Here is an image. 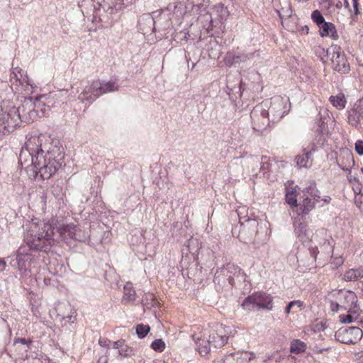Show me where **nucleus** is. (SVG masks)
Wrapping results in <instances>:
<instances>
[{
  "instance_id": "obj_10",
  "label": "nucleus",
  "mask_w": 363,
  "mask_h": 363,
  "mask_svg": "<svg viewBox=\"0 0 363 363\" xmlns=\"http://www.w3.org/2000/svg\"><path fill=\"white\" fill-rule=\"evenodd\" d=\"M325 52V49H323ZM327 56L333 62L335 69L339 72L346 74L350 70V65L345 58V56L341 52V47H330L327 48Z\"/></svg>"
},
{
  "instance_id": "obj_60",
  "label": "nucleus",
  "mask_w": 363,
  "mask_h": 363,
  "mask_svg": "<svg viewBox=\"0 0 363 363\" xmlns=\"http://www.w3.org/2000/svg\"><path fill=\"white\" fill-rule=\"evenodd\" d=\"M330 200H331V199L328 196H325L323 199H322V201H323L326 203H330Z\"/></svg>"
},
{
  "instance_id": "obj_9",
  "label": "nucleus",
  "mask_w": 363,
  "mask_h": 363,
  "mask_svg": "<svg viewBox=\"0 0 363 363\" xmlns=\"http://www.w3.org/2000/svg\"><path fill=\"white\" fill-rule=\"evenodd\" d=\"M67 92V90L62 89L39 96V101L44 109L45 113L51 107H55L64 104L68 97Z\"/></svg>"
},
{
  "instance_id": "obj_28",
  "label": "nucleus",
  "mask_w": 363,
  "mask_h": 363,
  "mask_svg": "<svg viewBox=\"0 0 363 363\" xmlns=\"http://www.w3.org/2000/svg\"><path fill=\"white\" fill-rule=\"evenodd\" d=\"M362 277H363V269H350L344 274L343 279L346 281H352Z\"/></svg>"
},
{
  "instance_id": "obj_55",
  "label": "nucleus",
  "mask_w": 363,
  "mask_h": 363,
  "mask_svg": "<svg viewBox=\"0 0 363 363\" xmlns=\"http://www.w3.org/2000/svg\"><path fill=\"white\" fill-rule=\"evenodd\" d=\"M124 343V340H119V341H116V342H114L113 344V347L114 349H117L118 351L119 350L120 347L121 346H123V344Z\"/></svg>"
},
{
  "instance_id": "obj_34",
  "label": "nucleus",
  "mask_w": 363,
  "mask_h": 363,
  "mask_svg": "<svg viewBox=\"0 0 363 363\" xmlns=\"http://www.w3.org/2000/svg\"><path fill=\"white\" fill-rule=\"evenodd\" d=\"M295 233L302 242H305L309 239V233L307 226L303 223H299L296 226Z\"/></svg>"
},
{
  "instance_id": "obj_23",
  "label": "nucleus",
  "mask_w": 363,
  "mask_h": 363,
  "mask_svg": "<svg viewBox=\"0 0 363 363\" xmlns=\"http://www.w3.org/2000/svg\"><path fill=\"white\" fill-rule=\"evenodd\" d=\"M303 151L304 152L302 155H298L295 158L296 165L300 168L308 167L312 163V151H306V150Z\"/></svg>"
},
{
  "instance_id": "obj_26",
  "label": "nucleus",
  "mask_w": 363,
  "mask_h": 363,
  "mask_svg": "<svg viewBox=\"0 0 363 363\" xmlns=\"http://www.w3.org/2000/svg\"><path fill=\"white\" fill-rule=\"evenodd\" d=\"M252 162L254 165L253 171L255 168H258L264 175L269 169L270 163L267 156H262L261 160L257 157H255L252 159Z\"/></svg>"
},
{
  "instance_id": "obj_8",
  "label": "nucleus",
  "mask_w": 363,
  "mask_h": 363,
  "mask_svg": "<svg viewBox=\"0 0 363 363\" xmlns=\"http://www.w3.org/2000/svg\"><path fill=\"white\" fill-rule=\"evenodd\" d=\"M208 336V341L213 347L220 348L223 347L228 342L231 330L221 323H214L208 328H206Z\"/></svg>"
},
{
  "instance_id": "obj_7",
  "label": "nucleus",
  "mask_w": 363,
  "mask_h": 363,
  "mask_svg": "<svg viewBox=\"0 0 363 363\" xmlns=\"http://www.w3.org/2000/svg\"><path fill=\"white\" fill-rule=\"evenodd\" d=\"M157 13L158 11H155L152 13V15L150 13H144L139 17L138 21V28L140 33L137 35V38H145L146 35L152 36L153 31L156 29V27L159 29L165 28V26L160 22L163 18L165 19V17L160 12L158 13L157 20H155V16Z\"/></svg>"
},
{
  "instance_id": "obj_17",
  "label": "nucleus",
  "mask_w": 363,
  "mask_h": 363,
  "mask_svg": "<svg viewBox=\"0 0 363 363\" xmlns=\"http://www.w3.org/2000/svg\"><path fill=\"white\" fill-rule=\"evenodd\" d=\"M338 299L342 303V308L350 311L352 308L357 307V297L351 291H340L338 294Z\"/></svg>"
},
{
  "instance_id": "obj_27",
  "label": "nucleus",
  "mask_w": 363,
  "mask_h": 363,
  "mask_svg": "<svg viewBox=\"0 0 363 363\" xmlns=\"http://www.w3.org/2000/svg\"><path fill=\"white\" fill-rule=\"evenodd\" d=\"M214 12L216 15L215 18H217V22L218 23V28H221L223 21L226 20L229 15L228 11L223 5H218L215 7Z\"/></svg>"
},
{
  "instance_id": "obj_24",
  "label": "nucleus",
  "mask_w": 363,
  "mask_h": 363,
  "mask_svg": "<svg viewBox=\"0 0 363 363\" xmlns=\"http://www.w3.org/2000/svg\"><path fill=\"white\" fill-rule=\"evenodd\" d=\"M10 117L7 116V111L0 113V134L5 135L13 130L16 125H12L9 123Z\"/></svg>"
},
{
  "instance_id": "obj_50",
  "label": "nucleus",
  "mask_w": 363,
  "mask_h": 363,
  "mask_svg": "<svg viewBox=\"0 0 363 363\" xmlns=\"http://www.w3.org/2000/svg\"><path fill=\"white\" fill-rule=\"evenodd\" d=\"M18 343H21V344H23V345H27L28 346L30 342H28L26 341V340L24 339V338H17V339H15L13 345H16V344H18Z\"/></svg>"
},
{
  "instance_id": "obj_37",
  "label": "nucleus",
  "mask_w": 363,
  "mask_h": 363,
  "mask_svg": "<svg viewBox=\"0 0 363 363\" xmlns=\"http://www.w3.org/2000/svg\"><path fill=\"white\" fill-rule=\"evenodd\" d=\"M303 306V302L300 300L292 301L288 303L285 308L284 312L286 315H289L291 313H296V311H293L294 308H297L301 310Z\"/></svg>"
},
{
  "instance_id": "obj_32",
  "label": "nucleus",
  "mask_w": 363,
  "mask_h": 363,
  "mask_svg": "<svg viewBox=\"0 0 363 363\" xmlns=\"http://www.w3.org/2000/svg\"><path fill=\"white\" fill-rule=\"evenodd\" d=\"M186 1L192 4V12H198L201 9L202 11H205L210 4V0H186Z\"/></svg>"
},
{
  "instance_id": "obj_33",
  "label": "nucleus",
  "mask_w": 363,
  "mask_h": 363,
  "mask_svg": "<svg viewBox=\"0 0 363 363\" xmlns=\"http://www.w3.org/2000/svg\"><path fill=\"white\" fill-rule=\"evenodd\" d=\"M230 78L231 76L227 77V82H226V92L230 96V98H233V95H235L236 94H241V86L238 85L239 82H238L235 85L230 84ZM239 82V80H238Z\"/></svg>"
},
{
  "instance_id": "obj_45",
  "label": "nucleus",
  "mask_w": 363,
  "mask_h": 363,
  "mask_svg": "<svg viewBox=\"0 0 363 363\" xmlns=\"http://www.w3.org/2000/svg\"><path fill=\"white\" fill-rule=\"evenodd\" d=\"M173 14L179 18H182L184 15H186L184 6L182 3L179 2L174 6Z\"/></svg>"
},
{
  "instance_id": "obj_63",
  "label": "nucleus",
  "mask_w": 363,
  "mask_h": 363,
  "mask_svg": "<svg viewBox=\"0 0 363 363\" xmlns=\"http://www.w3.org/2000/svg\"><path fill=\"white\" fill-rule=\"evenodd\" d=\"M344 6L345 8L349 9L350 3L347 0H344Z\"/></svg>"
},
{
  "instance_id": "obj_1",
  "label": "nucleus",
  "mask_w": 363,
  "mask_h": 363,
  "mask_svg": "<svg viewBox=\"0 0 363 363\" xmlns=\"http://www.w3.org/2000/svg\"><path fill=\"white\" fill-rule=\"evenodd\" d=\"M45 153L40 155L39 159H35L37 167L33 169V178L38 176L42 179L51 178L60 168L64 159L62 146L58 140L50 139L48 143H44Z\"/></svg>"
},
{
  "instance_id": "obj_21",
  "label": "nucleus",
  "mask_w": 363,
  "mask_h": 363,
  "mask_svg": "<svg viewBox=\"0 0 363 363\" xmlns=\"http://www.w3.org/2000/svg\"><path fill=\"white\" fill-rule=\"evenodd\" d=\"M348 122L353 126L357 127L362 119H363V107L356 105L348 112Z\"/></svg>"
},
{
  "instance_id": "obj_42",
  "label": "nucleus",
  "mask_w": 363,
  "mask_h": 363,
  "mask_svg": "<svg viewBox=\"0 0 363 363\" xmlns=\"http://www.w3.org/2000/svg\"><path fill=\"white\" fill-rule=\"evenodd\" d=\"M311 18L315 22L318 28L325 22V18L320 11L315 10L312 12Z\"/></svg>"
},
{
  "instance_id": "obj_36",
  "label": "nucleus",
  "mask_w": 363,
  "mask_h": 363,
  "mask_svg": "<svg viewBox=\"0 0 363 363\" xmlns=\"http://www.w3.org/2000/svg\"><path fill=\"white\" fill-rule=\"evenodd\" d=\"M330 101L338 109L344 108L347 102L345 96L342 94H340L335 96H331L330 97Z\"/></svg>"
},
{
  "instance_id": "obj_47",
  "label": "nucleus",
  "mask_w": 363,
  "mask_h": 363,
  "mask_svg": "<svg viewBox=\"0 0 363 363\" xmlns=\"http://www.w3.org/2000/svg\"><path fill=\"white\" fill-rule=\"evenodd\" d=\"M154 295L152 294H148L147 295H146L145 298H142V303L147 306H152L154 305Z\"/></svg>"
},
{
  "instance_id": "obj_4",
  "label": "nucleus",
  "mask_w": 363,
  "mask_h": 363,
  "mask_svg": "<svg viewBox=\"0 0 363 363\" xmlns=\"http://www.w3.org/2000/svg\"><path fill=\"white\" fill-rule=\"evenodd\" d=\"M290 110L289 99L276 96L271 99L270 106L268 107L267 101H262L254 107L255 113H260L262 116V124L257 125V129H266L271 121L272 123H277Z\"/></svg>"
},
{
  "instance_id": "obj_48",
  "label": "nucleus",
  "mask_w": 363,
  "mask_h": 363,
  "mask_svg": "<svg viewBox=\"0 0 363 363\" xmlns=\"http://www.w3.org/2000/svg\"><path fill=\"white\" fill-rule=\"evenodd\" d=\"M129 347L124 342L118 352L121 357H128L129 355Z\"/></svg>"
},
{
  "instance_id": "obj_20",
  "label": "nucleus",
  "mask_w": 363,
  "mask_h": 363,
  "mask_svg": "<svg viewBox=\"0 0 363 363\" xmlns=\"http://www.w3.org/2000/svg\"><path fill=\"white\" fill-rule=\"evenodd\" d=\"M57 232L62 239L67 238L79 240L76 235V225L73 223L62 224L57 227Z\"/></svg>"
},
{
  "instance_id": "obj_49",
  "label": "nucleus",
  "mask_w": 363,
  "mask_h": 363,
  "mask_svg": "<svg viewBox=\"0 0 363 363\" xmlns=\"http://www.w3.org/2000/svg\"><path fill=\"white\" fill-rule=\"evenodd\" d=\"M355 151L359 155H363V141L357 140L355 143Z\"/></svg>"
},
{
  "instance_id": "obj_12",
  "label": "nucleus",
  "mask_w": 363,
  "mask_h": 363,
  "mask_svg": "<svg viewBox=\"0 0 363 363\" xmlns=\"http://www.w3.org/2000/svg\"><path fill=\"white\" fill-rule=\"evenodd\" d=\"M237 213L239 217V225L235 227L233 233H235L237 230H238V238L240 242L247 243L250 240L248 235L249 228L246 225L250 220V217L247 216V208L246 206L239 207Z\"/></svg>"
},
{
  "instance_id": "obj_14",
  "label": "nucleus",
  "mask_w": 363,
  "mask_h": 363,
  "mask_svg": "<svg viewBox=\"0 0 363 363\" xmlns=\"http://www.w3.org/2000/svg\"><path fill=\"white\" fill-rule=\"evenodd\" d=\"M251 305L257 309L272 311L273 297L265 292L259 291L251 295Z\"/></svg>"
},
{
  "instance_id": "obj_3",
  "label": "nucleus",
  "mask_w": 363,
  "mask_h": 363,
  "mask_svg": "<svg viewBox=\"0 0 363 363\" xmlns=\"http://www.w3.org/2000/svg\"><path fill=\"white\" fill-rule=\"evenodd\" d=\"M45 114L38 97L25 98L20 106H12L7 111V116L10 117L9 123L16 127L18 126L21 122L30 123Z\"/></svg>"
},
{
  "instance_id": "obj_13",
  "label": "nucleus",
  "mask_w": 363,
  "mask_h": 363,
  "mask_svg": "<svg viewBox=\"0 0 363 363\" xmlns=\"http://www.w3.org/2000/svg\"><path fill=\"white\" fill-rule=\"evenodd\" d=\"M33 259L31 254L27 252L26 247L21 246L15 259H11L10 264L13 267H17L21 272V276L26 277L30 270H28L27 264Z\"/></svg>"
},
{
  "instance_id": "obj_57",
  "label": "nucleus",
  "mask_w": 363,
  "mask_h": 363,
  "mask_svg": "<svg viewBox=\"0 0 363 363\" xmlns=\"http://www.w3.org/2000/svg\"><path fill=\"white\" fill-rule=\"evenodd\" d=\"M187 35H189L188 33H186L184 31H182L180 32L179 34H178V38H179L180 39H186L187 38Z\"/></svg>"
},
{
  "instance_id": "obj_43",
  "label": "nucleus",
  "mask_w": 363,
  "mask_h": 363,
  "mask_svg": "<svg viewBox=\"0 0 363 363\" xmlns=\"http://www.w3.org/2000/svg\"><path fill=\"white\" fill-rule=\"evenodd\" d=\"M242 354L239 352L231 353L228 355L223 357L225 363H235V362L238 363L239 359L242 361V358H241Z\"/></svg>"
},
{
  "instance_id": "obj_19",
  "label": "nucleus",
  "mask_w": 363,
  "mask_h": 363,
  "mask_svg": "<svg viewBox=\"0 0 363 363\" xmlns=\"http://www.w3.org/2000/svg\"><path fill=\"white\" fill-rule=\"evenodd\" d=\"M318 116L319 117L313 125V130L318 135H327L328 133V122L330 120L328 111L324 110L323 113L320 111Z\"/></svg>"
},
{
  "instance_id": "obj_18",
  "label": "nucleus",
  "mask_w": 363,
  "mask_h": 363,
  "mask_svg": "<svg viewBox=\"0 0 363 363\" xmlns=\"http://www.w3.org/2000/svg\"><path fill=\"white\" fill-rule=\"evenodd\" d=\"M227 279L230 284L233 285L235 278L238 281H245L246 274L238 266L228 264L225 267Z\"/></svg>"
},
{
  "instance_id": "obj_6",
  "label": "nucleus",
  "mask_w": 363,
  "mask_h": 363,
  "mask_svg": "<svg viewBox=\"0 0 363 363\" xmlns=\"http://www.w3.org/2000/svg\"><path fill=\"white\" fill-rule=\"evenodd\" d=\"M118 85L115 81L101 83L99 81L93 82L90 86L85 87L78 99L82 102L92 103L101 95L118 90Z\"/></svg>"
},
{
  "instance_id": "obj_53",
  "label": "nucleus",
  "mask_w": 363,
  "mask_h": 363,
  "mask_svg": "<svg viewBox=\"0 0 363 363\" xmlns=\"http://www.w3.org/2000/svg\"><path fill=\"white\" fill-rule=\"evenodd\" d=\"M76 311L74 310H71L70 315H69L67 318H68V321L73 323L75 320Z\"/></svg>"
},
{
  "instance_id": "obj_5",
  "label": "nucleus",
  "mask_w": 363,
  "mask_h": 363,
  "mask_svg": "<svg viewBox=\"0 0 363 363\" xmlns=\"http://www.w3.org/2000/svg\"><path fill=\"white\" fill-rule=\"evenodd\" d=\"M50 138H47L45 135H32L27 139L24 146L21 148L19 155V163L26 169L33 172V169H35L37 167V162L35 159L39 156L45 153V148L43 147L44 143L50 141Z\"/></svg>"
},
{
  "instance_id": "obj_30",
  "label": "nucleus",
  "mask_w": 363,
  "mask_h": 363,
  "mask_svg": "<svg viewBox=\"0 0 363 363\" xmlns=\"http://www.w3.org/2000/svg\"><path fill=\"white\" fill-rule=\"evenodd\" d=\"M303 194L304 196L308 194L311 196L315 201L318 202L320 201V191L316 189V184L314 182H311V184L305 188Z\"/></svg>"
},
{
  "instance_id": "obj_38",
  "label": "nucleus",
  "mask_w": 363,
  "mask_h": 363,
  "mask_svg": "<svg viewBox=\"0 0 363 363\" xmlns=\"http://www.w3.org/2000/svg\"><path fill=\"white\" fill-rule=\"evenodd\" d=\"M350 313L348 314H346V315L342 314L339 316L340 321L342 323H353V322L357 320L358 315H356V311H354L352 312L350 311Z\"/></svg>"
},
{
  "instance_id": "obj_52",
  "label": "nucleus",
  "mask_w": 363,
  "mask_h": 363,
  "mask_svg": "<svg viewBox=\"0 0 363 363\" xmlns=\"http://www.w3.org/2000/svg\"><path fill=\"white\" fill-rule=\"evenodd\" d=\"M281 12H283L285 13L286 16H291L292 13V11L290 9V7H288L286 10H284V8H281V11H279V16H281ZM281 18V16H280Z\"/></svg>"
},
{
  "instance_id": "obj_58",
  "label": "nucleus",
  "mask_w": 363,
  "mask_h": 363,
  "mask_svg": "<svg viewBox=\"0 0 363 363\" xmlns=\"http://www.w3.org/2000/svg\"><path fill=\"white\" fill-rule=\"evenodd\" d=\"M213 363H225V359L223 357H218L216 359H215Z\"/></svg>"
},
{
  "instance_id": "obj_59",
  "label": "nucleus",
  "mask_w": 363,
  "mask_h": 363,
  "mask_svg": "<svg viewBox=\"0 0 363 363\" xmlns=\"http://www.w3.org/2000/svg\"><path fill=\"white\" fill-rule=\"evenodd\" d=\"M253 89H256V91L258 92L262 90L263 86L259 83H257V84L253 86Z\"/></svg>"
},
{
  "instance_id": "obj_2",
  "label": "nucleus",
  "mask_w": 363,
  "mask_h": 363,
  "mask_svg": "<svg viewBox=\"0 0 363 363\" xmlns=\"http://www.w3.org/2000/svg\"><path fill=\"white\" fill-rule=\"evenodd\" d=\"M54 226L49 221L33 223L24 236L30 250L48 252L54 243Z\"/></svg>"
},
{
  "instance_id": "obj_15",
  "label": "nucleus",
  "mask_w": 363,
  "mask_h": 363,
  "mask_svg": "<svg viewBox=\"0 0 363 363\" xmlns=\"http://www.w3.org/2000/svg\"><path fill=\"white\" fill-rule=\"evenodd\" d=\"M191 337L196 344V350L201 356H205L208 354L211 350V347H213V345L208 341V332L206 329L198 334H192Z\"/></svg>"
},
{
  "instance_id": "obj_51",
  "label": "nucleus",
  "mask_w": 363,
  "mask_h": 363,
  "mask_svg": "<svg viewBox=\"0 0 363 363\" xmlns=\"http://www.w3.org/2000/svg\"><path fill=\"white\" fill-rule=\"evenodd\" d=\"M309 251H310V254L311 255L314 257V259L316 258V255H317V253H318V248L317 247H309Z\"/></svg>"
},
{
  "instance_id": "obj_64",
  "label": "nucleus",
  "mask_w": 363,
  "mask_h": 363,
  "mask_svg": "<svg viewBox=\"0 0 363 363\" xmlns=\"http://www.w3.org/2000/svg\"><path fill=\"white\" fill-rule=\"evenodd\" d=\"M0 267H6V262L4 259H0Z\"/></svg>"
},
{
  "instance_id": "obj_11",
  "label": "nucleus",
  "mask_w": 363,
  "mask_h": 363,
  "mask_svg": "<svg viewBox=\"0 0 363 363\" xmlns=\"http://www.w3.org/2000/svg\"><path fill=\"white\" fill-rule=\"evenodd\" d=\"M363 336V332L359 327L341 328L336 333L337 340L344 344H356Z\"/></svg>"
},
{
  "instance_id": "obj_31",
  "label": "nucleus",
  "mask_w": 363,
  "mask_h": 363,
  "mask_svg": "<svg viewBox=\"0 0 363 363\" xmlns=\"http://www.w3.org/2000/svg\"><path fill=\"white\" fill-rule=\"evenodd\" d=\"M135 298L136 293L133 284L130 282L126 283L123 287V299L128 301H133Z\"/></svg>"
},
{
  "instance_id": "obj_25",
  "label": "nucleus",
  "mask_w": 363,
  "mask_h": 363,
  "mask_svg": "<svg viewBox=\"0 0 363 363\" xmlns=\"http://www.w3.org/2000/svg\"><path fill=\"white\" fill-rule=\"evenodd\" d=\"M317 201H312L311 199L306 196L303 200L302 203H300L299 208H298V215L302 216H306L308 213L315 208V203Z\"/></svg>"
},
{
  "instance_id": "obj_35",
  "label": "nucleus",
  "mask_w": 363,
  "mask_h": 363,
  "mask_svg": "<svg viewBox=\"0 0 363 363\" xmlns=\"http://www.w3.org/2000/svg\"><path fill=\"white\" fill-rule=\"evenodd\" d=\"M306 349V345L300 340H294L290 346V351L292 353L300 354L304 352Z\"/></svg>"
},
{
  "instance_id": "obj_62",
  "label": "nucleus",
  "mask_w": 363,
  "mask_h": 363,
  "mask_svg": "<svg viewBox=\"0 0 363 363\" xmlns=\"http://www.w3.org/2000/svg\"><path fill=\"white\" fill-rule=\"evenodd\" d=\"M354 13L357 15L359 13L358 5H353Z\"/></svg>"
},
{
  "instance_id": "obj_46",
  "label": "nucleus",
  "mask_w": 363,
  "mask_h": 363,
  "mask_svg": "<svg viewBox=\"0 0 363 363\" xmlns=\"http://www.w3.org/2000/svg\"><path fill=\"white\" fill-rule=\"evenodd\" d=\"M151 347L157 352H162L165 348V343L162 339H157L152 342Z\"/></svg>"
},
{
  "instance_id": "obj_22",
  "label": "nucleus",
  "mask_w": 363,
  "mask_h": 363,
  "mask_svg": "<svg viewBox=\"0 0 363 363\" xmlns=\"http://www.w3.org/2000/svg\"><path fill=\"white\" fill-rule=\"evenodd\" d=\"M320 35L322 37L328 36L333 40H337L338 35L336 32L335 26L330 22H325L319 27Z\"/></svg>"
},
{
  "instance_id": "obj_40",
  "label": "nucleus",
  "mask_w": 363,
  "mask_h": 363,
  "mask_svg": "<svg viewBox=\"0 0 363 363\" xmlns=\"http://www.w3.org/2000/svg\"><path fill=\"white\" fill-rule=\"evenodd\" d=\"M23 75L22 69L18 67H16L13 69L11 74V77L16 78L17 81H19L20 84H23L24 82H27L26 78H28L26 76L23 77Z\"/></svg>"
},
{
  "instance_id": "obj_56",
  "label": "nucleus",
  "mask_w": 363,
  "mask_h": 363,
  "mask_svg": "<svg viewBox=\"0 0 363 363\" xmlns=\"http://www.w3.org/2000/svg\"><path fill=\"white\" fill-rule=\"evenodd\" d=\"M248 306H250V296H247V297L245 298V300H244L243 303H242V306L243 308H247V307H248Z\"/></svg>"
},
{
  "instance_id": "obj_54",
  "label": "nucleus",
  "mask_w": 363,
  "mask_h": 363,
  "mask_svg": "<svg viewBox=\"0 0 363 363\" xmlns=\"http://www.w3.org/2000/svg\"><path fill=\"white\" fill-rule=\"evenodd\" d=\"M340 308H342V303H331V308L333 311H337Z\"/></svg>"
},
{
  "instance_id": "obj_61",
  "label": "nucleus",
  "mask_w": 363,
  "mask_h": 363,
  "mask_svg": "<svg viewBox=\"0 0 363 363\" xmlns=\"http://www.w3.org/2000/svg\"><path fill=\"white\" fill-rule=\"evenodd\" d=\"M101 5H102V1L98 0L96 1V4H94V6L95 9H99Z\"/></svg>"
},
{
  "instance_id": "obj_16",
  "label": "nucleus",
  "mask_w": 363,
  "mask_h": 363,
  "mask_svg": "<svg viewBox=\"0 0 363 363\" xmlns=\"http://www.w3.org/2000/svg\"><path fill=\"white\" fill-rule=\"evenodd\" d=\"M193 13L196 16V21L207 32L212 30L213 27H218L217 18H213L212 14L207 11V9H205V11H202L201 9L198 12H193Z\"/></svg>"
},
{
  "instance_id": "obj_41",
  "label": "nucleus",
  "mask_w": 363,
  "mask_h": 363,
  "mask_svg": "<svg viewBox=\"0 0 363 363\" xmlns=\"http://www.w3.org/2000/svg\"><path fill=\"white\" fill-rule=\"evenodd\" d=\"M295 192H296V191H294V190L287 191L285 195V198H286V201L288 204H289L291 207L297 208L298 204H297V199L296 198Z\"/></svg>"
},
{
  "instance_id": "obj_29",
  "label": "nucleus",
  "mask_w": 363,
  "mask_h": 363,
  "mask_svg": "<svg viewBox=\"0 0 363 363\" xmlns=\"http://www.w3.org/2000/svg\"><path fill=\"white\" fill-rule=\"evenodd\" d=\"M247 56L238 55L233 52H228L224 60L227 65L232 66L243 61H246Z\"/></svg>"
},
{
  "instance_id": "obj_44",
  "label": "nucleus",
  "mask_w": 363,
  "mask_h": 363,
  "mask_svg": "<svg viewBox=\"0 0 363 363\" xmlns=\"http://www.w3.org/2000/svg\"><path fill=\"white\" fill-rule=\"evenodd\" d=\"M251 113H254V117H253V129L255 130V131H257V132H261L262 130H264V129H260V130H258L257 128V125L259 124L261 125L262 124V116L260 113H255L254 111V109L252 111H251Z\"/></svg>"
},
{
  "instance_id": "obj_39",
  "label": "nucleus",
  "mask_w": 363,
  "mask_h": 363,
  "mask_svg": "<svg viewBox=\"0 0 363 363\" xmlns=\"http://www.w3.org/2000/svg\"><path fill=\"white\" fill-rule=\"evenodd\" d=\"M150 328L148 325L138 324L135 327V332L140 338L145 337L150 332Z\"/></svg>"
}]
</instances>
